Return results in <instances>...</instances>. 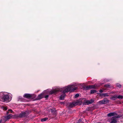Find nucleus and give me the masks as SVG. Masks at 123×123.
Returning <instances> with one entry per match:
<instances>
[{
  "label": "nucleus",
  "mask_w": 123,
  "mask_h": 123,
  "mask_svg": "<svg viewBox=\"0 0 123 123\" xmlns=\"http://www.w3.org/2000/svg\"><path fill=\"white\" fill-rule=\"evenodd\" d=\"M116 114L115 112H112L108 114L107 116L109 117L114 116L116 115Z\"/></svg>",
  "instance_id": "nucleus-12"
},
{
  "label": "nucleus",
  "mask_w": 123,
  "mask_h": 123,
  "mask_svg": "<svg viewBox=\"0 0 123 123\" xmlns=\"http://www.w3.org/2000/svg\"><path fill=\"white\" fill-rule=\"evenodd\" d=\"M74 106L81 104L82 103L81 101H80L79 100L73 102Z\"/></svg>",
  "instance_id": "nucleus-9"
},
{
  "label": "nucleus",
  "mask_w": 123,
  "mask_h": 123,
  "mask_svg": "<svg viewBox=\"0 0 123 123\" xmlns=\"http://www.w3.org/2000/svg\"><path fill=\"white\" fill-rule=\"evenodd\" d=\"M109 102V100L105 99H104L103 100L99 101V103L100 104H106Z\"/></svg>",
  "instance_id": "nucleus-10"
},
{
  "label": "nucleus",
  "mask_w": 123,
  "mask_h": 123,
  "mask_svg": "<svg viewBox=\"0 0 123 123\" xmlns=\"http://www.w3.org/2000/svg\"><path fill=\"white\" fill-rule=\"evenodd\" d=\"M33 95L32 94H25L24 95V97L27 98H32Z\"/></svg>",
  "instance_id": "nucleus-7"
},
{
  "label": "nucleus",
  "mask_w": 123,
  "mask_h": 123,
  "mask_svg": "<svg viewBox=\"0 0 123 123\" xmlns=\"http://www.w3.org/2000/svg\"><path fill=\"white\" fill-rule=\"evenodd\" d=\"M12 98V95L10 93L5 92H0V100L8 102H10Z\"/></svg>",
  "instance_id": "nucleus-2"
},
{
  "label": "nucleus",
  "mask_w": 123,
  "mask_h": 123,
  "mask_svg": "<svg viewBox=\"0 0 123 123\" xmlns=\"http://www.w3.org/2000/svg\"><path fill=\"white\" fill-rule=\"evenodd\" d=\"M43 97V94L42 93L38 95L37 97V98L38 99H40L42 98Z\"/></svg>",
  "instance_id": "nucleus-14"
},
{
  "label": "nucleus",
  "mask_w": 123,
  "mask_h": 123,
  "mask_svg": "<svg viewBox=\"0 0 123 123\" xmlns=\"http://www.w3.org/2000/svg\"><path fill=\"white\" fill-rule=\"evenodd\" d=\"M110 86V85H105V87H109Z\"/></svg>",
  "instance_id": "nucleus-24"
},
{
  "label": "nucleus",
  "mask_w": 123,
  "mask_h": 123,
  "mask_svg": "<svg viewBox=\"0 0 123 123\" xmlns=\"http://www.w3.org/2000/svg\"><path fill=\"white\" fill-rule=\"evenodd\" d=\"M26 115V112H21L18 116V117L20 118H22L25 117Z\"/></svg>",
  "instance_id": "nucleus-11"
},
{
  "label": "nucleus",
  "mask_w": 123,
  "mask_h": 123,
  "mask_svg": "<svg viewBox=\"0 0 123 123\" xmlns=\"http://www.w3.org/2000/svg\"><path fill=\"white\" fill-rule=\"evenodd\" d=\"M79 121L80 122V121H81V120H80H80H79Z\"/></svg>",
  "instance_id": "nucleus-29"
},
{
  "label": "nucleus",
  "mask_w": 123,
  "mask_h": 123,
  "mask_svg": "<svg viewBox=\"0 0 123 123\" xmlns=\"http://www.w3.org/2000/svg\"><path fill=\"white\" fill-rule=\"evenodd\" d=\"M74 103L73 102L72 103H70L69 105V107H73L74 106Z\"/></svg>",
  "instance_id": "nucleus-16"
},
{
  "label": "nucleus",
  "mask_w": 123,
  "mask_h": 123,
  "mask_svg": "<svg viewBox=\"0 0 123 123\" xmlns=\"http://www.w3.org/2000/svg\"><path fill=\"white\" fill-rule=\"evenodd\" d=\"M103 96H109V95H108V94L107 93H103Z\"/></svg>",
  "instance_id": "nucleus-20"
},
{
  "label": "nucleus",
  "mask_w": 123,
  "mask_h": 123,
  "mask_svg": "<svg viewBox=\"0 0 123 123\" xmlns=\"http://www.w3.org/2000/svg\"><path fill=\"white\" fill-rule=\"evenodd\" d=\"M94 100L92 99L90 100H86L83 102V104L84 105H88L91 104L93 102Z\"/></svg>",
  "instance_id": "nucleus-4"
},
{
  "label": "nucleus",
  "mask_w": 123,
  "mask_h": 123,
  "mask_svg": "<svg viewBox=\"0 0 123 123\" xmlns=\"http://www.w3.org/2000/svg\"><path fill=\"white\" fill-rule=\"evenodd\" d=\"M63 94L61 95L60 97V99L61 100H63L65 96V93H63Z\"/></svg>",
  "instance_id": "nucleus-13"
},
{
  "label": "nucleus",
  "mask_w": 123,
  "mask_h": 123,
  "mask_svg": "<svg viewBox=\"0 0 123 123\" xmlns=\"http://www.w3.org/2000/svg\"><path fill=\"white\" fill-rule=\"evenodd\" d=\"M49 97V95H45L44 97L46 98H47Z\"/></svg>",
  "instance_id": "nucleus-25"
},
{
  "label": "nucleus",
  "mask_w": 123,
  "mask_h": 123,
  "mask_svg": "<svg viewBox=\"0 0 123 123\" xmlns=\"http://www.w3.org/2000/svg\"><path fill=\"white\" fill-rule=\"evenodd\" d=\"M1 108L3 110H6L7 109V108L6 107L4 106H2L1 107Z\"/></svg>",
  "instance_id": "nucleus-17"
},
{
  "label": "nucleus",
  "mask_w": 123,
  "mask_h": 123,
  "mask_svg": "<svg viewBox=\"0 0 123 123\" xmlns=\"http://www.w3.org/2000/svg\"><path fill=\"white\" fill-rule=\"evenodd\" d=\"M9 111H10L11 113H12L13 112V111L11 109H9L8 110V111L7 112V114H8L9 113Z\"/></svg>",
  "instance_id": "nucleus-21"
},
{
  "label": "nucleus",
  "mask_w": 123,
  "mask_h": 123,
  "mask_svg": "<svg viewBox=\"0 0 123 123\" xmlns=\"http://www.w3.org/2000/svg\"><path fill=\"white\" fill-rule=\"evenodd\" d=\"M99 85H98L97 84H95L93 85H90L87 86V88L88 89L96 88L99 87Z\"/></svg>",
  "instance_id": "nucleus-5"
},
{
  "label": "nucleus",
  "mask_w": 123,
  "mask_h": 123,
  "mask_svg": "<svg viewBox=\"0 0 123 123\" xmlns=\"http://www.w3.org/2000/svg\"><path fill=\"white\" fill-rule=\"evenodd\" d=\"M117 86L120 88L121 87V85L118 84H117Z\"/></svg>",
  "instance_id": "nucleus-23"
},
{
  "label": "nucleus",
  "mask_w": 123,
  "mask_h": 123,
  "mask_svg": "<svg viewBox=\"0 0 123 123\" xmlns=\"http://www.w3.org/2000/svg\"><path fill=\"white\" fill-rule=\"evenodd\" d=\"M103 92V91L102 90H100V92Z\"/></svg>",
  "instance_id": "nucleus-26"
},
{
  "label": "nucleus",
  "mask_w": 123,
  "mask_h": 123,
  "mask_svg": "<svg viewBox=\"0 0 123 123\" xmlns=\"http://www.w3.org/2000/svg\"><path fill=\"white\" fill-rule=\"evenodd\" d=\"M77 85L74 83L72 84L71 85H69L67 86L62 88H57L54 90H51L50 91H49L48 90H47L44 91V93H47L49 94H52L57 93L59 91H60L62 93H65L69 92L74 86H76Z\"/></svg>",
  "instance_id": "nucleus-1"
},
{
  "label": "nucleus",
  "mask_w": 123,
  "mask_h": 123,
  "mask_svg": "<svg viewBox=\"0 0 123 123\" xmlns=\"http://www.w3.org/2000/svg\"><path fill=\"white\" fill-rule=\"evenodd\" d=\"M48 119V118L47 117L43 118L41 119V121L42 122L45 121L47 120Z\"/></svg>",
  "instance_id": "nucleus-15"
},
{
  "label": "nucleus",
  "mask_w": 123,
  "mask_h": 123,
  "mask_svg": "<svg viewBox=\"0 0 123 123\" xmlns=\"http://www.w3.org/2000/svg\"><path fill=\"white\" fill-rule=\"evenodd\" d=\"M79 94H76L75 96V98H77L79 96Z\"/></svg>",
  "instance_id": "nucleus-22"
},
{
  "label": "nucleus",
  "mask_w": 123,
  "mask_h": 123,
  "mask_svg": "<svg viewBox=\"0 0 123 123\" xmlns=\"http://www.w3.org/2000/svg\"><path fill=\"white\" fill-rule=\"evenodd\" d=\"M72 88V89L71 90V92H72L73 91H74V90H76L77 89V87H75V88Z\"/></svg>",
  "instance_id": "nucleus-18"
},
{
  "label": "nucleus",
  "mask_w": 123,
  "mask_h": 123,
  "mask_svg": "<svg viewBox=\"0 0 123 123\" xmlns=\"http://www.w3.org/2000/svg\"><path fill=\"white\" fill-rule=\"evenodd\" d=\"M96 92V91L95 90H91V93H94Z\"/></svg>",
  "instance_id": "nucleus-19"
},
{
  "label": "nucleus",
  "mask_w": 123,
  "mask_h": 123,
  "mask_svg": "<svg viewBox=\"0 0 123 123\" xmlns=\"http://www.w3.org/2000/svg\"><path fill=\"white\" fill-rule=\"evenodd\" d=\"M51 111L52 112H53V111L52 110H51Z\"/></svg>",
  "instance_id": "nucleus-28"
},
{
  "label": "nucleus",
  "mask_w": 123,
  "mask_h": 123,
  "mask_svg": "<svg viewBox=\"0 0 123 123\" xmlns=\"http://www.w3.org/2000/svg\"><path fill=\"white\" fill-rule=\"evenodd\" d=\"M117 98L122 99L123 98V96L121 95H119L118 96L117 95L115 96L112 97V99L113 100H115Z\"/></svg>",
  "instance_id": "nucleus-6"
},
{
  "label": "nucleus",
  "mask_w": 123,
  "mask_h": 123,
  "mask_svg": "<svg viewBox=\"0 0 123 123\" xmlns=\"http://www.w3.org/2000/svg\"><path fill=\"white\" fill-rule=\"evenodd\" d=\"M2 119H1V120H0V123H1V122H2Z\"/></svg>",
  "instance_id": "nucleus-27"
},
{
  "label": "nucleus",
  "mask_w": 123,
  "mask_h": 123,
  "mask_svg": "<svg viewBox=\"0 0 123 123\" xmlns=\"http://www.w3.org/2000/svg\"><path fill=\"white\" fill-rule=\"evenodd\" d=\"M117 117H113L111 119H109L108 120L111 123H116L117 121L116 120V118H117Z\"/></svg>",
  "instance_id": "nucleus-3"
},
{
  "label": "nucleus",
  "mask_w": 123,
  "mask_h": 123,
  "mask_svg": "<svg viewBox=\"0 0 123 123\" xmlns=\"http://www.w3.org/2000/svg\"><path fill=\"white\" fill-rule=\"evenodd\" d=\"M12 115L11 114H10L8 115L7 116L5 117L4 120L6 121H7L8 119H11L12 117Z\"/></svg>",
  "instance_id": "nucleus-8"
}]
</instances>
